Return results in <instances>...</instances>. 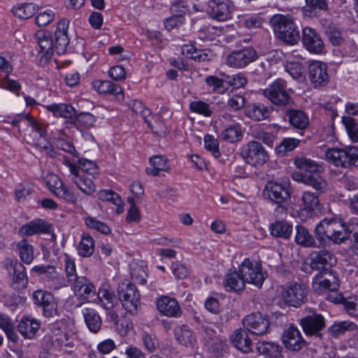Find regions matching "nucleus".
I'll return each mask as SVG.
<instances>
[{"mask_svg": "<svg viewBox=\"0 0 358 358\" xmlns=\"http://www.w3.org/2000/svg\"><path fill=\"white\" fill-rule=\"evenodd\" d=\"M58 160L68 169L69 177L83 194L92 196L96 192L94 179L99 175V170L95 162L82 158L77 165L60 154Z\"/></svg>", "mask_w": 358, "mask_h": 358, "instance_id": "f257e3e1", "label": "nucleus"}, {"mask_svg": "<svg viewBox=\"0 0 358 358\" xmlns=\"http://www.w3.org/2000/svg\"><path fill=\"white\" fill-rule=\"evenodd\" d=\"M64 267L66 277L58 272L55 266L50 265H37L31 268V271L43 275V280L48 287L52 290H58L71 285L75 280L76 263L75 259L67 254L64 255Z\"/></svg>", "mask_w": 358, "mask_h": 358, "instance_id": "f03ea898", "label": "nucleus"}, {"mask_svg": "<svg viewBox=\"0 0 358 358\" xmlns=\"http://www.w3.org/2000/svg\"><path fill=\"white\" fill-rule=\"evenodd\" d=\"M315 234L320 243L328 241L340 244L348 238V229L341 219L326 217L316 225Z\"/></svg>", "mask_w": 358, "mask_h": 358, "instance_id": "7ed1b4c3", "label": "nucleus"}, {"mask_svg": "<svg viewBox=\"0 0 358 358\" xmlns=\"http://www.w3.org/2000/svg\"><path fill=\"white\" fill-rule=\"evenodd\" d=\"M73 326L68 317L55 321L50 328L52 344L61 350L70 352L74 346Z\"/></svg>", "mask_w": 358, "mask_h": 358, "instance_id": "20e7f679", "label": "nucleus"}, {"mask_svg": "<svg viewBox=\"0 0 358 358\" xmlns=\"http://www.w3.org/2000/svg\"><path fill=\"white\" fill-rule=\"evenodd\" d=\"M271 23L278 38L283 42L294 45L299 38V29L290 15L277 14L271 19Z\"/></svg>", "mask_w": 358, "mask_h": 358, "instance_id": "39448f33", "label": "nucleus"}, {"mask_svg": "<svg viewBox=\"0 0 358 358\" xmlns=\"http://www.w3.org/2000/svg\"><path fill=\"white\" fill-rule=\"evenodd\" d=\"M307 294L308 290L305 285L291 283L281 287L277 296L278 303L280 307H299L306 301Z\"/></svg>", "mask_w": 358, "mask_h": 358, "instance_id": "423d86ee", "label": "nucleus"}, {"mask_svg": "<svg viewBox=\"0 0 358 358\" xmlns=\"http://www.w3.org/2000/svg\"><path fill=\"white\" fill-rule=\"evenodd\" d=\"M327 161L338 167L349 168L358 164V148L355 146L328 148L325 151Z\"/></svg>", "mask_w": 358, "mask_h": 358, "instance_id": "0eeeda50", "label": "nucleus"}, {"mask_svg": "<svg viewBox=\"0 0 358 358\" xmlns=\"http://www.w3.org/2000/svg\"><path fill=\"white\" fill-rule=\"evenodd\" d=\"M240 155L247 164L255 167L262 166L269 160L268 152L256 141H250L242 145Z\"/></svg>", "mask_w": 358, "mask_h": 358, "instance_id": "6e6552de", "label": "nucleus"}, {"mask_svg": "<svg viewBox=\"0 0 358 358\" xmlns=\"http://www.w3.org/2000/svg\"><path fill=\"white\" fill-rule=\"evenodd\" d=\"M262 94L276 106H285L290 101L287 82L278 78L270 83L265 89L261 90Z\"/></svg>", "mask_w": 358, "mask_h": 358, "instance_id": "1a4fd4ad", "label": "nucleus"}, {"mask_svg": "<svg viewBox=\"0 0 358 358\" xmlns=\"http://www.w3.org/2000/svg\"><path fill=\"white\" fill-rule=\"evenodd\" d=\"M239 272L247 283L261 287L266 279V273L258 261L245 258L239 266Z\"/></svg>", "mask_w": 358, "mask_h": 358, "instance_id": "9d476101", "label": "nucleus"}, {"mask_svg": "<svg viewBox=\"0 0 358 358\" xmlns=\"http://www.w3.org/2000/svg\"><path fill=\"white\" fill-rule=\"evenodd\" d=\"M118 296L123 308L129 313L136 314L141 306L140 294L136 286L122 282L118 286Z\"/></svg>", "mask_w": 358, "mask_h": 358, "instance_id": "9b49d317", "label": "nucleus"}, {"mask_svg": "<svg viewBox=\"0 0 358 358\" xmlns=\"http://www.w3.org/2000/svg\"><path fill=\"white\" fill-rule=\"evenodd\" d=\"M264 196L273 203L281 204L291 197L292 189L288 180L282 182H268L266 185Z\"/></svg>", "mask_w": 358, "mask_h": 358, "instance_id": "f8f14e48", "label": "nucleus"}, {"mask_svg": "<svg viewBox=\"0 0 358 358\" xmlns=\"http://www.w3.org/2000/svg\"><path fill=\"white\" fill-rule=\"evenodd\" d=\"M45 182L49 190L57 197L72 203L77 202L76 194L71 188L64 184L57 175L48 173L45 177Z\"/></svg>", "mask_w": 358, "mask_h": 358, "instance_id": "ddd939ff", "label": "nucleus"}, {"mask_svg": "<svg viewBox=\"0 0 358 358\" xmlns=\"http://www.w3.org/2000/svg\"><path fill=\"white\" fill-rule=\"evenodd\" d=\"M35 39L38 46V55L41 62H47L56 52L55 43L50 33L46 30H39L35 34Z\"/></svg>", "mask_w": 358, "mask_h": 358, "instance_id": "4468645a", "label": "nucleus"}, {"mask_svg": "<svg viewBox=\"0 0 358 358\" xmlns=\"http://www.w3.org/2000/svg\"><path fill=\"white\" fill-rule=\"evenodd\" d=\"M338 286V280L337 276L328 270H324L317 274L313 279L312 287L317 294H321L327 290H336Z\"/></svg>", "mask_w": 358, "mask_h": 358, "instance_id": "2eb2a0df", "label": "nucleus"}, {"mask_svg": "<svg viewBox=\"0 0 358 358\" xmlns=\"http://www.w3.org/2000/svg\"><path fill=\"white\" fill-rule=\"evenodd\" d=\"M245 329L252 334L262 336L266 334L269 329V321L261 313L250 314L243 320Z\"/></svg>", "mask_w": 358, "mask_h": 358, "instance_id": "dca6fc26", "label": "nucleus"}, {"mask_svg": "<svg viewBox=\"0 0 358 358\" xmlns=\"http://www.w3.org/2000/svg\"><path fill=\"white\" fill-rule=\"evenodd\" d=\"M257 57L255 50L252 48H247L231 52L226 57L225 62L231 67L243 68L254 62Z\"/></svg>", "mask_w": 358, "mask_h": 358, "instance_id": "f3484780", "label": "nucleus"}, {"mask_svg": "<svg viewBox=\"0 0 358 358\" xmlns=\"http://www.w3.org/2000/svg\"><path fill=\"white\" fill-rule=\"evenodd\" d=\"M30 124L32 129L31 135L34 145L44 150L50 157H58V155H56V152L48 141L46 132L42 125L35 120H31Z\"/></svg>", "mask_w": 358, "mask_h": 358, "instance_id": "a211bd4d", "label": "nucleus"}, {"mask_svg": "<svg viewBox=\"0 0 358 358\" xmlns=\"http://www.w3.org/2000/svg\"><path fill=\"white\" fill-rule=\"evenodd\" d=\"M302 43L306 49L312 53L320 54L324 49V43L319 34L310 27L303 29Z\"/></svg>", "mask_w": 358, "mask_h": 358, "instance_id": "6ab92c4d", "label": "nucleus"}, {"mask_svg": "<svg viewBox=\"0 0 358 358\" xmlns=\"http://www.w3.org/2000/svg\"><path fill=\"white\" fill-rule=\"evenodd\" d=\"M69 20L66 18H61L56 24L55 31V40L56 52L57 54L64 52L69 43L70 39L68 35Z\"/></svg>", "mask_w": 358, "mask_h": 358, "instance_id": "aec40b11", "label": "nucleus"}, {"mask_svg": "<svg viewBox=\"0 0 358 358\" xmlns=\"http://www.w3.org/2000/svg\"><path fill=\"white\" fill-rule=\"evenodd\" d=\"M310 79L315 87L325 86L329 82L327 65L320 61H314L309 66Z\"/></svg>", "mask_w": 358, "mask_h": 358, "instance_id": "412c9836", "label": "nucleus"}, {"mask_svg": "<svg viewBox=\"0 0 358 358\" xmlns=\"http://www.w3.org/2000/svg\"><path fill=\"white\" fill-rule=\"evenodd\" d=\"M282 339L285 346L290 350H299L304 345V340L301 332L294 325H289L285 330Z\"/></svg>", "mask_w": 358, "mask_h": 358, "instance_id": "4be33fe9", "label": "nucleus"}, {"mask_svg": "<svg viewBox=\"0 0 358 358\" xmlns=\"http://www.w3.org/2000/svg\"><path fill=\"white\" fill-rule=\"evenodd\" d=\"M301 324L306 335L320 336V331L324 327V319L319 314H312L301 320Z\"/></svg>", "mask_w": 358, "mask_h": 358, "instance_id": "5701e85b", "label": "nucleus"}, {"mask_svg": "<svg viewBox=\"0 0 358 358\" xmlns=\"http://www.w3.org/2000/svg\"><path fill=\"white\" fill-rule=\"evenodd\" d=\"M71 288L75 294L79 297L86 299L92 294H95L96 288L94 285L85 277L78 276L75 271V280L71 283Z\"/></svg>", "mask_w": 358, "mask_h": 358, "instance_id": "b1692460", "label": "nucleus"}, {"mask_svg": "<svg viewBox=\"0 0 358 358\" xmlns=\"http://www.w3.org/2000/svg\"><path fill=\"white\" fill-rule=\"evenodd\" d=\"M128 106L134 113L141 115L154 132L159 134V135L164 134L166 132V127L164 125L163 123H159V128L152 125L151 122L149 120V117L150 116V110L146 108L141 101L133 100L128 103Z\"/></svg>", "mask_w": 358, "mask_h": 358, "instance_id": "393cba45", "label": "nucleus"}, {"mask_svg": "<svg viewBox=\"0 0 358 358\" xmlns=\"http://www.w3.org/2000/svg\"><path fill=\"white\" fill-rule=\"evenodd\" d=\"M158 310L167 317H178L181 315V309L176 299L163 296L157 301Z\"/></svg>", "mask_w": 358, "mask_h": 358, "instance_id": "a878e982", "label": "nucleus"}, {"mask_svg": "<svg viewBox=\"0 0 358 358\" xmlns=\"http://www.w3.org/2000/svg\"><path fill=\"white\" fill-rule=\"evenodd\" d=\"M5 267L8 273L13 275V280L16 283L25 285L27 282V276L25 267L16 259H6Z\"/></svg>", "mask_w": 358, "mask_h": 358, "instance_id": "bb28decb", "label": "nucleus"}, {"mask_svg": "<svg viewBox=\"0 0 358 358\" xmlns=\"http://www.w3.org/2000/svg\"><path fill=\"white\" fill-rule=\"evenodd\" d=\"M230 341L237 350L242 352L248 353L252 351V342L244 329H236L230 336Z\"/></svg>", "mask_w": 358, "mask_h": 358, "instance_id": "cd10ccee", "label": "nucleus"}, {"mask_svg": "<svg viewBox=\"0 0 358 358\" xmlns=\"http://www.w3.org/2000/svg\"><path fill=\"white\" fill-rule=\"evenodd\" d=\"M41 327V322L31 316L23 317L18 325V331L26 338H33Z\"/></svg>", "mask_w": 358, "mask_h": 358, "instance_id": "c85d7f7f", "label": "nucleus"}, {"mask_svg": "<svg viewBox=\"0 0 358 358\" xmlns=\"http://www.w3.org/2000/svg\"><path fill=\"white\" fill-rule=\"evenodd\" d=\"M245 280L239 271L229 270L225 275L223 285L227 291L239 292L245 288Z\"/></svg>", "mask_w": 358, "mask_h": 358, "instance_id": "c756f323", "label": "nucleus"}, {"mask_svg": "<svg viewBox=\"0 0 358 358\" xmlns=\"http://www.w3.org/2000/svg\"><path fill=\"white\" fill-rule=\"evenodd\" d=\"M97 294L100 306L106 310H111L117 303L114 291L108 284H102Z\"/></svg>", "mask_w": 358, "mask_h": 358, "instance_id": "7c9ffc66", "label": "nucleus"}, {"mask_svg": "<svg viewBox=\"0 0 358 358\" xmlns=\"http://www.w3.org/2000/svg\"><path fill=\"white\" fill-rule=\"evenodd\" d=\"M175 336L178 343L185 347H193L197 338L192 330L187 325H181L175 329Z\"/></svg>", "mask_w": 358, "mask_h": 358, "instance_id": "2f4dec72", "label": "nucleus"}, {"mask_svg": "<svg viewBox=\"0 0 358 358\" xmlns=\"http://www.w3.org/2000/svg\"><path fill=\"white\" fill-rule=\"evenodd\" d=\"M45 108L56 117L71 119L76 115V109L64 103L49 104L45 106Z\"/></svg>", "mask_w": 358, "mask_h": 358, "instance_id": "473e14b6", "label": "nucleus"}, {"mask_svg": "<svg viewBox=\"0 0 358 358\" xmlns=\"http://www.w3.org/2000/svg\"><path fill=\"white\" fill-rule=\"evenodd\" d=\"M257 351L265 358H281L282 348L275 343L259 341L256 344Z\"/></svg>", "mask_w": 358, "mask_h": 358, "instance_id": "72a5a7b5", "label": "nucleus"}, {"mask_svg": "<svg viewBox=\"0 0 358 358\" xmlns=\"http://www.w3.org/2000/svg\"><path fill=\"white\" fill-rule=\"evenodd\" d=\"M51 226L43 220H35L24 224L21 227V232L27 236H33L36 234H46L50 231Z\"/></svg>", "mask_w": 358, "mask_h": 358, "instance_id": "f704fd0d", "label": "nucleus"}, {"mask_svg": "<svg viewBox=\"0 0 358 358\" xmlns=\"http://www.w3.org/2000/svg\"><path fill=\"white\" fill-rule=\"evenodd\" d=\"M151 167L146 169V173L151 176H157L160 171H168L170 166L168 159L164 156L156 155L150 158Z\"/></svg>", "mask_w": 358, "mask_h": 358, "instance_id": "c9c22d12", "label": "nucleus"}, {"mask_svg": "<svg viewBox=\"0 0 358 358\" xmlns=\"http://www.w3.org/2000/svg\"><path fill=\"white\" fill-rule=\"evenodd\" d=\"M181 52L186 57L197 62H203L210 59L208 53L205 50L197 49L192 43L183 45Z\"/></svg>", "mask_w": 358, "mask_h": 358, "instance_id": "e433bc0d", "label": "nucleus"}, {"mask_svg": "<svg viewBox=\"0 0 358 358\" xmlns=\"http://www.w3.org/2000/svg\"><path fill=\"white\" fill-rule=\"evenodd\" d=\"M82 313L89 329L94 333L98 332L101 328V320L96 310L90 308H84Z\"/></svg>", "mask_w": 358, "mask_h": 358, "instance_id": "4c0bfd02", "label": "nucleus"}, {"mask_svg": "<svg viewBox=\"0 0 358 358\" xmlns=\"http://www.w3.org/2000/svg\"><path fill=\"white\" fill-rule=\"evenodd\" d=\"M232 3L222 4L221 6L208 8V12L210 16L217 21L224 22L231 17Z\"/></svg>", "mask_w": 358, "mask_h": 358, "instance_id": "58836bf2", "label": "nucleus"}, {"mask_svg": "<svg viewBox=\"0 0 358 358\" xmlns=\"http://www.w3.org/2000/svg\"><path fill=\"white\" fill-rule=\"evenodd\" d=\"M99 199L104 201H109L117 206L115 210L117 214L124 211L123 201L120 196L113 191L103 189L98 192Z\"/></svg>", "mask_w": 358, "mask_h": 358, "instance_id": "ea45409f", "label": "nucleus"}, {"mask_svg": "<svg viewBox=\"0 0 358 358\" xmlns=\"http://www.w3.org/2000/svg\"><path fill=\"white\" fill-rule=\"evenodd\" d=\"M270 232L273 236L288 238L292 232V225L285 222H275L271 224Z\"/></svg>", "mask_w": 358, "mask_h": 358, "instance_id": "a19ab883", "label": "nucleus"}, {"mask_svg": "<svg viewBox=\"0 0 358 358\" xmlns=\"http://www.w3.org/2000/svg\"><path fill=\"white\" fill-rule=\"evenodd\" d=\"M131 278L136 283L143 285L146 282L147 269L143 262H133L130 264Z\"/></svg>", "mask_w": 358, "mask_h": 358, "instance_id": "79ce46f5", "label": "nucleus"}, {"mask_svg": "<svg viewBox=\"0 0 358 358\" xmlns=\"http://www.w3.org/2000/svg\"><path fill=\"white\" fill-rule=\"evenodd\" d=\"M242 137L241 125L236 123L227 126L221 134V138L224 141L231 143L239 141Z\"/></svg>", "mask_w": 358, "mask_h": 358, "instance_id": "37998d69", "label": "nucleus"}, {"mask_svg": "<svg viewBox=\"0 0 358 358\" xmlns=\"http://www.w3.org/2000/svg\"><path fill=\"white\" fill-rule=\"evenodd\" d=\"M287 116L290 124L295 128L303 129L308 124V117L301 110H289L287 111Z\"/></svg>", "mask_w": 358, "mask_h": 358, "instance_id": "c03bdc74", "label": "nucleus"}, {"mask_svg": "<svg viewBox=\"0 0 358 358\" xmlns=\"http://www.w3.org/2000/svg\"><path fill=\"white\" fill-rule=\"evenodd\" d=\"M17 248L20 259L26 264H31L34 258L33 246L27 240L22 239L17 243Z\"/></svg>", "mask_w": 358, "mask_h": 358, "instance_id": "a18cd8bd", "label": "nucleus"}, {"mask_svg": "<svg viewBox=\"0 0 358 358\" xmlns=\"http://www.w3.org/2000/svg\"><path fill=\"white\" fill-rule=\"evenodd\" d=\"M295 242L304 247H311L315 245V240L308 229L300 225L296 227Z\"/></svg>", "mask_w": 358, "mask_h": 358, "instance_id": "49530a36", "label": "nucleus"}, {"mask_svg": "<svg viewBox=\"0 0 358 358\" xmlns=\"http://www.w3.org/2000/svg\"><path fill=\"white\" fill-rule=\"evenodd\" d=\"M94 251L93 238L89 234H83L78 246V253L83 257H90Z\"/></svg>", "mask_w": 358, "mask_h": 358, "instance_id": "de8ad7c7", "label": "nucleus"}, {"mask_svg": "<svg viewBox=\"0 0 358 358\" xmlns=\"http://www.w3.org/2000/svg\"><path fill=\"white\" fill-rule=\"evenodd\" d=\"M294 164L298 169L309 173H319L322 170V166L319 163L306 157L296 159Z\"/></svg>", "mask_w": 358, "mask_h": 358, "instance_id": "09e8293b", "label": "nucleus"}, {"mask_svg": "<svg viewBox=\"0 0 358 358\" xmlns=\"http://www.w3.org/2000/svg\"><path fill=\"white\" fill-rule=\"evenodd\" d=\"M13 13L20 19H28L36 13V6L31 3L17 4L13 7Z\"/></svg>", "mask_w": 358, "mask_h": 358, "instance_id": "8fccbe9b", "label": "nucleus"}, {"mask_svg": "<svg viewBox=\"0 0 358 358\" xmlns=\"http://www.w3.org/2000/svg\"><path fill=\"white\" fill-rule=\"evenodd\" d=\"M312 259L315 263L333 266L336 264V257L327 250H321L319 252H315L312 255Z\"/></svg>", "mask_w": 358, "mask_h": 358, "instance_id": "3c124183", "label": "nucleus"}, {"mask_svg": "<svg viewBox=\"0 0 358 358\" xmlns=\"http://www.w3.org/2000/svg\"><path fill=\"white\" fill-rule=\"evenodd\" d=\"M303 210L308 213H312L319 204L317 196L310 192H304L301 196Z\"/></svg>", "mask_w": 358, "mask_h": 358, "instance_id": "603ef678", "label": "nucleus"}, {"mask_svg": "<svg viewBox=\"0 0 358 358\" xmlns=\"http://www.w3.org/2000/svg\"><path fill=\"white\" fill-rule=\"evenodd\" d=\"M247 114L251 119L260 121L269 116V111L263 104H255L248 109Z\"/></svg>", "mask_w": 358, "mask_h": 358, "instance_id": "864d4df0", "label": "nucleus"}, {"mask_svg": "<svg viewBox=\"0 0 358 358\" xmlns=\"http://www.w3.org/2000/svg\"><path fill=\"white\" fill-rule=\"evenodd\" d=\"M55 18V12L47 8L39 10L35 17V24L40 27H46L50 24Z\"/></svg>", "mask_w": 358, "mask_h": 358, "instance_id": "5fc2aeb1", "label": "nucleus"}, {"mask_svg": "<svg viewBox=\"0 0 358 358\" xmlns=\"http://www.w3.org/2000/svg\"><path fill=\"white\" fill-rule=\"evenodd\" d=\"M76 117L74 123L81 129H88L94 125L96 117L90 113L83 112L74 116Z\"/></svg>", "mask_w": 358, "mask_h": 358, "instance_id": "6e6d98bb", "label": "nucleus"}, {"mask_svg": "<svg viewBox=\"0 0 358 358\" xmlns=\"http://www.w3.org/2000/svg\"><path fill=\"white\" fill-rule=\"evenodd\" d=\"M189 109L192 112L205 117H210L213 114V109L210 104L201 100L192 101L189 104Z\"/></svg>", "mask_w": 358, "mask_h": 358, "instance_id": "4d7b16f0", "label": "nucleus"}, {"mask_svg": "<svg viewBox=\"0 0 358 358\" xmlns=\"http://www.w3.org/2000/svg\"><path fill=\"white\" fill-rule=\"evenodd\" d=\"M85 222L88 228L96 230L101 234L107 235L111 231L110 227L106 223L95 217L91 216L86 217Z\"/></svg>", "mask_w": 358, "mask_h": 358, "instance_id": "13d9d810", "label": "nucleus"}, {"mask_svg": "<svg viewBox=\"0 0 358 358\" xmlns=\"http://www.w3.org/2000/svg\"><path fill=\"white\" fill-rule=\"evenodd\" d=\"M54 298L55 296L50 292L42 289H37L32 294L34 304L42 308Z\"/></svg>", "mask_w": 358, "mask_h": 358, "instance_id": "bf43d9fd", "label": "nucleus"}, {"mask_svg": "<svg viewBox=\"0 0 358 358\" xmlns=\"http://www.w3.org/2000/svg\"><path fill=\"white\" fill-rule=\"evenodd\" d=\"M347 132L353 142H358V124L350 117L343 119Z\"/></svg>", "mask_w": 358, "mask_h": 358, "instance_id": "052dcab7", "label": "nucleus"}, {"mask_svg": "<svg viewBox=\"0 0 358 358\" xmlns=\"http://www.w3.org/2000/svg\"><path fill=\"white\" fill-rule=\"evenodd\" d=\"M203 141L205 148L210 152L215 158H218L220 156L218 141L210 134H206Z\"/></svg>", "mask_w": 358, "mask_h": 358, "instance_id": "680f3d73", "label": "nucleus"}, {"mask_svg": "<svg viewBox=\"0 0 358 358\" xmlns=\"http://www.w3.org/2000/svg\"><path fill=\"white\" fill-rule=\"evenodd\" d=\"M238 23L248 29L259 28L262 26L263 19L257 15L239 17Z\"/></svg>", "mask_w": 358, "mask_h": 358, "instance_id": "e2e57ef3", "label": "nucleus"}, {"mask_svg": "<svg viewBox=\"0 0 358 358\" xmlns=\"http://www.w3.org/2000/svg\"><path fill=\"white\" fill-rule=\"evenodd\" d=\"M356 329L357 324L349 321L336 322L331 327L332 333L336 335L344 333L345 331H352Z\"/></svg>", "mask_w": 358, "mask_h": 358, "instance_id": "0e129e2a", "label": "nucleus"}, {"mask_svg": "<svg viewBox=\"0 0 358 358\" xmlns=\"http://www.w3.org/2000/svg\"><path fill=\"white\" fill-rule=\"evenodd\" d=\"M207 86L214 92L222 93L224 92V80L215 76H209L205 78Z\"/></svg>", "mask_w": 358, "mask_h": 358, "instance_id": "69168bd1", "label": "nucleus"}, {"mask_svg": "<svg viewBox=\"0 0 358 358\" xmlns=\"http://www.w3.org/2000/svg\"><path fill=\"white\" fill-rule=\"evenodd\" d=\"M0 85L2 88L9 90L17 95L21 90V85L15 80L10 79L8 76H6L1 81Z\"/></svg>", "mask_w": 358, "mask_h": 358, "instance_id": "338daca9", "label": "nucleus"}, {"mask_svg": "<svg viewBox=\"0 0 358 358\" xmlns=\"http://www.w3.org/2000/svg\"><path fill=\"white\" fill-rule=\"evenodd\" d=\"M184 17L181 14H176L164 20V27L168 31L178 28L184 24Z\"/></svg>", "mask_w": 358, "mask_h": 358, "instance_id": "774afa93", "label": "nucleus"}]
</instances>
